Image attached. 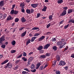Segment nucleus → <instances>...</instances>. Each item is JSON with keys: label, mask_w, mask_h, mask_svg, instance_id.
I'll return each instance as SVG.
<instances>
[{"label": "nucleus", "mask_w": 74, "mask_h": 74, "mask_svg": "<svg viewBox=\"0 0 74 74\" xmlns=\"http://www.w3.org/2000/svg\"><path fill=\"white\" fill-rule=\"evenodd\" d=\"M66 44H67V43L65 42H64L63 43H62V42L59 41L57 42V45H58V46H60L59 48L60 49H61L63 48H64L65 47L64 45Z\"/></svg>", "instance_id": "obj_1"}, {"label": "nucleus", "mask_w": 74, "mask_h": 74, "mask_svg": "<svg viewBox=\"0 0 74 74\" xmlns=\"http://www.w3.org/2000/svg\"><path fill=\"white\" fill-rule=\"evenodd\" d=\"M33 59H34V57H31L28 59L27 60V66H29L30 64V62L32 61V60H33Z\"/></svg>", "instance_id": "obj_2"}, {"label": "nucleus", "mask_w": 74, "mask_h": 74, "mask_svg": "<svg viewBox=\"0 0 74 74\" xmlns=\"http://www.w3.org/2000/svg\"><path fill=\"white\" fill-rule=\"evenodd\" d=\"M5 40V36H3L0 38V44L2 43V42L4 41Z\"/></svg>", "instance_id": "obj_3"}, {"label": "nucleus", "mask_w": 74, "mask_h": 74, "mask_svg": "<svg viewBox=\"0 0 74 74\" xmlns=\"http://www.w3.org/2000/svg\"><path fill=\"white\" fill-rule=\"evenodd\" d=\"M59 64L60 66H64L66 64V63L62 60H61L59 62Z\"/></svg>", "instance_id": "obj_4"}, {"label": "nucleus", "mask_w": 74, "mask_h": 74, "mask_svg": "<svg viewBox=\"0 0 74 74\" xmlns=\"http://www.w3.org/2000/svg\"><path fill=\"white\" fill-rule=\"evenodd\" d=\"M50 45H51L49 43L47 44L43 47V49H47V48H48V47H49Z\"/></svg>", "instance_id": "obj_5"}, {"label": "nucleus", "mask_w": 74, "mask_h": 74, "mask_svg": "<svg viewBox=\"0 0 74 74\" xmlns=\"http://www.w3.org/2000/svg\"><path fill=\"white\" fill-rule=\"evenodd\" d=\"M38 3L36 4H31V7H33V8H36L37 6H38Z\"/></svg>", "instance_id": "obj_6"}, {"label": "nucleus", "mask_w": 74, "mask_h": 74, "mask_svg": "<svg viewBox=\"0 0 74 74\" xmlns=\"http://www.w3.org/2000/svg\"><path fill=\"white\" fill-rule=\"evenodd\" d=\"M66 12L65 10H64L61 14H60L61 16H64L66 14Z\"/></svg>", "instance_id": "obj_7"}, {"label": "nucleus", "mask_w": 74, "mask_h": 74, "mask_svg": "<svg viewBox=\"0 0 74 74\" xmlns=\"http://www.w3.org/2000/svg\"><path fill=\"white\" fill-rule=\"evenodd\" d=\"M13 17H12V16L10 15H9L8 18L7 19V21H11L13 19Z\"/></svg>", "instance_id": "obj_8"}, {"label": "nucleus", "mask_w": 74, "mask_h": 74, "mask_svg": "<svg viewBox=\"0 0 74 74\" xmlns=\"http://www.w3.org/2000/svg\"><path fill=\"white\" fill-rule=\"evenodd\" d=\"M45 38V36H42L39 39L38 41H41L43 40H44Z\"/></svg>", "instance_id": "obj_9"}, {"label": "nucleus", "mask_w": 74, "mask_h": 74, "mask_svg": "<svg viewBox=\"0 0 74 74\" xmlns=\"http://www.w3.org/2000/svg\"><path fill=\"white\" fill-rule=\"evenodd\" d=\"M43 49V47L42 46H40L37 48V49L38 51H41V50Z\"/></svg>", "instance_id": "obj_10"}, {"label": "nucleus", "mask_w": 74, "mask_h": 74, "mask_svg": "<svg viewBox=\"0 0 74 74\" xmlns=\"http://www.w3.org/2000/svg\"><path fill=\"white\" fill-rule=\"evenodd\" d=\"M26 31H25L24 33H22L21 35V37H25L26 34Z\"/></svg>", "instance_id": "obj_11"}, {"label": "nucleus", "mask_w": 74, "mask_h": 74, "mask_svg": "<svg viewBox=\"0 0 74 74\" xmlns=\"http://www.w3.org/2000/svg\"><path fill=\"white\" fill-rule=\"evenodd\" d=\"M31 40L30 39H29L28 41L26 43V46H27L28 44H30V43H31Z\"/></svg>", "instance_id": "obj_12"}, {"label": "nucleus", "mask_w": 74, "mask_h": 74, "mask_svg": "<svg viewBox=\"0 0 74 74\" xmlns=\"http://www.w3.org/2000/svg\"><path fill=\"white\" fill-rule=\"evenodd\" d=\"M8 61H9V60H5L3 62L1 63V65H3V64H5V63H7V62H8Z\"/></svg>", "instance_id": "obj_13"}, {"label": "nucleus", "mask_w": 74, "mask_h": 74, "mask_svg": "<svg viewBox=\"0 0 74 74\" xmlns=\"http://www.w3.org/2000/svg\"><path fill=\"white\" fill-rule=\"evenodd\" d=\"M25 6V4L24 3H21L20 5V7H22V8H23V7Z\"/></svg>", "instance_id": "obj_14"}, {"label": "nucleus", "mask_w": 74, "mask_h": 74, "mask_svg": "<svg viewBox=\"0 0 74 74\" xmlns=\"http://www.w3.org/2000/svg\"><path fill=\"white\" fill-rule=\"evenodd\" d=\"M39 58L40 59H45L46 58V56L44 55H42Z\"/></svg>", "instance_id": "obj_15"}, {"label": "nucleus", "mask_w": 74, "mask_h": 74, "mask_svg": "<svg viewBox=\"0 0 74 74\" xmlns=\"http://www.w3.org/2000/svg\"><path fill=\"white\" fill-rule=\"evenodd\" d=\"M4 5V1H2L0 2V6L2 7Z\"/></svg>", "instance_id": "obj_16"}, {"label": "nucleus", "mask_w": 74, "mask_h": 74, "mask_svg": "<svg viewBox=\"0 0 74 74\" xmlns=\"http://www.w3.org/2000/svg\"><path fill=\"white\" fill-rule=\"evenodd\" d=\"M36 38H37V37H34L31 38V42H33L34 41V40L36 39Z\"/></svg>", "instance_id": "obj_17"}, {"label": "nucleus", "mask_w": 74, "mask_h": 74, "mask_svg": "<svg viewBox=\"0 0 74 74\" xmlns=\"http://www.w3.org/2000/svg\"><path fill=\"white\" fill-rule=\"evenodd\" d=\"M52 48L54 51H56L58 49V47L56 46H54Z\"/></svg>", "instance_id": "obj_18"}, {"label": "nucleus", "mask_w": 74, "mask_h": 74, "mask_svg": "<svg viewBox=\"0 0 74 74\" xmlns=\"http://www.w3.org/2000/svg\"><path fill=\"white\" fill-rule=\"evenodd\" d=\"M57 3L58 4H61V3H63V0H59L58 1Z\"/></svg>", "instance_id": "obj_19"}, {"label": "nucleus", "mask_w": 74, "mask_h": 74, "mask_svg": "<svg viewBox=\"0 0 74 74\" xmlns=\"http://www.w3.org/2000/svg\"><path fill=\"white\" fill-rule=\"evenodd\" d=\"M40 65L41 64H40V63H38V64H36V69H38V68H39L40 67Z\"/></svg>", "instance_id": "obj_20"}, {"label": "nucleus", "mask_w": 74, "mask_h": 74, "mask_svg": "<svg viewBox=\"0 0 74 74\" xmlns=\"http://www.w3.org/2000/svg\"><path fill=\"white\" fill-rule=\"evenodd\" d=\"M56 58L58 61H59L60 60V56L58 55L57 56Z\"/></svg>", "instance_id": "obj_21"}, {"label": "nucleus", "mask_w": 74, "mask_h": 74, "mask_svg": "<svg viewBox=\"0 0 74 74\" xmlns=\"http://www.w3.org/2000/svg\"><path fill=\"white\" fill-rule=\"evenodd\" d=\"M31 69H35V65H34V64H32L31 66Z\"/></svg>", "instance_id": "obj_22"}, {"label": "nucleus", "mask_w": 74, "mask_h": 74, "mask_svg": "<svg viewBox=\"0 0 74 74\" xmlns=\"http://www.w3.org/2000/svg\"><path fill=\"white\" fill-rule=\"evenodd\" d=\"M11 44L12 45H15L16 44V42L14 40H13L11 42Z\"/></svg>", "instance_id": "obj_23"}, {"label": "nucleus", "mask_w": 74, "mask_h": 74, "mask_svg": "<svg viewBox=\"0 0 74 74\" xmlns=\"http://www.w3.org/2000/svg\"><path fill=\"white\" fill-rule=\"evenodd\" d=\"M21 21L22 22H26V19L24 17H22L21 19Z\"/></svg>", "instance_id": "obj_24"}, {"label": "nucleus", "mask_w": 74, "mask_h": 74, "mask_svg": "<svg viewBox=\"0 0 74 74\" xmlns=\"http://www.w3.org/2000/svg\"><path fill=\"white\" fill-rule=\"evenodd\" d=\"M47 7L46 6H45L43 8L42 10V11H46V10H47Z\"/></svg>", "instance_id": "obj_25"}, {"label": "nucleus", "mask_w": 74, "mask_h": 74, "mask_svg": "<svg viewBox=\"0 0 74 74\" xmlns=\"http://www.w3.org/2000/svg\"><path fill=\"white\" fill-rule=\"evenodd\" d=\"M46 56H47V57H49V56H51V54L50 53H46Z\"/></svg>", "instance_id": "obj_26"}, {"label": "nucleus", "mask_w": 74, "mask_h": 74, "mask_svg": "<svg viewBox=\"0 0 74 74\" xmlns=\"http://www.w3.org/2000/svg\"><path fill=\"white\" fill-rule=\"evenodd\" d=\"M72 12L73 10L72 9H70L68 11V14H70Z\"/></svg>", "instance_id": "obj_27"}, {"label": "nucleus", "mask_w": 74, "mask_h": 74, "mask_svg": "<svg viewBox=\"0 0 74 74\" xmlns=\"http://www.w3.org/2000/svg\"><path fill=\"white\" fill-rule=\"evenodd\" d=\"M68 22L69 23H74V20H69Z\"/></svg>", "instance_id": "obj_28"}, {"label": "nucleus", "mask_w": 74, "mask_h": 74, "mask_svg": "<svg viewBox=\"0 0 74 74\" xmlns=\"http://www.w3.org/2000/svg\"><path fill=\"white\" fill-rule=\"evenodd\" d=\"M68 48H69V47H68L67 46H66V48H65L64 49V50L63 51V52H65L66 51V50H67V49H68Z\"/></svg>", "instance_id": "obj_29"}, {"label": "nucleus", "mask_w": 74, "mask_h": 74, "mask_svg": "<svg viewBox=\"0 0 74 74\" xmlns=\"http://www.w3.org/2000/svg\"><path fill=\"white\" fill-rule=\"evenodd\" d=\"M26 12H27V14H30V10L29 9H27L26 10Z\"/></svg>", "instance_id": "obj_30"}, {"label": "nucleus", "mask_w": 74, "mask_h": 74, "mask_svg": "<svg viewBox=\"0 0 74 74\" xmlns=\"http://www.w3.org/2000/svg\"><path fill=\"white\" fill-rule=\"evenodd\" d=\"M37 29H39V28L38 27H34L32 29V30H37Z\"/></svg>", "instance_id": "obj_31"}, {"label": "nucleus", "mask_w": 74, "mask_h": 74, "mask_svg": "<svg viewBox=\"0 0 74 74\" xmlns=\"http://www.w3.org/2000/svg\"><path fill=\"white\" fill-rule=\"evenodd\" d=\"M23 74H29V73L27 72L26 71H23L22 72Z\"/></svg>", "instance_id": "obj_32"}, {"label": "nucleus", "mask_w": 74, "mask_h": 74, "mask_svg": "<svg viewBox=\"0 0 74 74\" xmlns=\"http://www.w3.org/2000/svg\"><path fill=\"white\" fill-rule=\"evenodd\" d=\"M22 59L23 60L24 62H26V61L27 60V58H25L24 57L22 58Z\"/></svg>", "instance_id": "obj_33"}, {"label": "nucleus", "mask_w": 74, "mask_h": 74, "mask_svg": "<svg viewBox=\"0 0 74 74\" xmlns=\"http://www.w3.org/2000/svg\"><path fill=\"white\" fill-rule=\"evenodd\" d=\"M44 68H43V66H41L39 68V69L40 70H43Z\"/></svg>", "instance_id": "obj_34"}, {"label": "nucleus", "mask_w": 74, "mask_h": 74, "mask_svg": "<svg viewBox=\"0 0 74 74\" xmlns=\"http://www.w3.org/2000/svg\"><path fill=\"white\" fill-rule=\"evenodd\" d=\"M10 63L9 62L8 64H7L6 66L5 67V69H7V67H8L9 65H10Z\"/></svg>", "instance_id": "obj_35"}, {"label": "nucleus", "mask_w": 74, "mask_h": 74, "mask_svg": "<svg viewBox=\"0 0 74 74\" xmlns=\"http://www.w3.org/2000/svg\"><path fill=\"white\" fill-rule=\"evenodd\" d=\"M56 74H60V72L59 71H56Z\"/></svg>", "instance_id": "obj_36"}, {"label": "nucleus", "mask_w": 74, "mask_h": 74, "mask_svg": "<svg viewBox=\"0 0 74 74\" xmlns=\"http://www.w3.org/2000/svg\"><path fill=\"white\" fill-rule=\"evenodd\" d=\"M31 71L33 73H35L36 71V69H34V70L32 69L31 70Z\"/></svg>", "instance_id": "obj_37"}, {"label": "nucleus", "mask_w": 74, "mask_h": 74, "mask_svg": "<svg viewBox=\"0 0 74 74\" xmlns=\"http://www.w3.org/2000/svg\"><path fill=\"white\" fill-rule=\"evenodd\" d=\"M69 26V24H68L66 25L64 27V29H66Z\"/></svg>", "instance_id": "obj_38"}, {"label": "nucleus", "mask_w": 74, "mask_h": 74, "mask_svg": "<svg viewBox=\"0 0 74 74\" xmlns=\"http://www.w3.org/2000/svg\"><path fill=\"white\" fill-rule=\"evenodd\" d=\"M51 41L53 42L56 41V39L55 38H53L52 39Z\"/></svg>", "instance_id": "obj_39"}, {"label": "nucleus", "mask_w": 74, "mask_h": 74, "mask_svg": "<svg viewBox=\"0 0 74 74\" xmlns=\"http://www.w3.org/2000/svg\"><path fill=\"white\" fill-rule=\"evenodd\" d=\"M12 67V64H10L8 65V68H10V69Z\"/></svg>", "instance_id": "obj_40"}, {"label": "nucleus", "mask_w": 74, "mask_h": 74, "mask_svg": "<svg viewBox=\"0 0 74 74\" xmlns=\"http://www.w3.org/2000/svg\"><path fill=\"white\" fill-rule=\"evenodd\" d=\"M40 14H40V13L37 14V16L36 17V18H39V17H40Z\"/></svg>", "instance_id": "obj_41"}, {"label": "nucleus", "mask_w": 74, "mask_h": 74, "mask_svg": "<svg viewBox=\"0 0 74 74\" xmlns=\"http://www.w3.org/2000/svg\"><path fill=\"white\" fill-rule=\"evenodd\" d=\"M7 17V14H4L3 17L2 18L3 19H5Z\"/></svg>", "instance_id": "obj_42"}, {"label": "nucleus", "mask_w": 74, "mask_h": 74, "mask_svg": "<svg viewBox=\"0 0 74 74\" xmlns=\"http://www.w3.org/2000/svg\"><path fill=\"white\" fill-rule=\"evenodd\" d=\"M15 52H16V50H12L11 51V53H15Z\"/></svg>", "instance_id": "obj_43"}, {"label": "nucleus", "mask_w": 74, "mask_h": 74, "mask_svg": "<svg viewBox=\"0 0 74 74\" xmlns=\"http://www.w3.org/2000/svg\"><path fill=\"white\" fill-rule=\"evenodd\" d=\"M15 11H14V10L13 9L11 10V14H14V12Z\"/></svg>", "instance_id": "obj_44"}, {"label": "nucleus", "mask_w": 74, "mask_h": 74, "mask_svg": "<svg viewBox=\"0 0 74 74\" xmlns=\"http://www.w3.org/2000/svg\"><path fill=\"white\" fill-rule=\"evenodd\" d=\"M49 19L50 21L52 19V15H50L49 16Z\"/></svg>", "instance_id": "obj_45"}, {"label": "nucleus", "mask_w": 74, "mask_h": 74, "mask_svg": "<svg viewBox=\"0 0 74 74\" xmlns=\"http://www.w3.org/2000/svg\"><path fill=\"white\" fill-rule=\"evenodd\" d=\"M40 35V34H38V33H36L34 35V36H39Z\"/></svg>", "instance_id": "obj_46"}, {"label": "nucleus", "mask_w": 74, "mask_h": 74, "mask_svg": "<svg viewBox=\"0 0 74 74\" xmlns=\"http://www.w3.org/2000/svg\"><path fill=\"white\" fill-rule=\"evenodd\" d=\"M31 11V13H33V12H34V9H30Z\"/></svg>", "instance_id": "obj_47"}, {"label": "nucleus", "mask_w": 74, "mask_h": 74, "mask_svg": "<svg viewBox=\"0 0 74 74\" xmlns=\"http://www.w3.org/2000/svg\"><path fill=\"white\" fill-rule=\"evenodd\" d=\"M22 56V54H21L20 55H19L17 57V59H18V58H21V57Z\"/></svg>", "instance_id": "obj_48"}, {"label": "nucleus", "mask_w": 74, "mask_h": 74, "mask_svg": "<svg viewBox=\"0 0 74 74\" xmlns=\"http://www.w3.org/2000/svg\"><path fill=\"white\" fill-rule=\"evenodd\" d=\"M24 69L25 70H26V71H28V72H30V70L27 68H25Z\"/></svg>", "instance_id": "obj_49"}, {"label": "nucleus", "mask_w": 74, "mask_h": 74, "mask_svg": "<svg viewBox=\"0 0 74 74\" xmlns=\"http://www.w3.org/2000/svg\"><path fill=\"white\" fill-rule=\"evenodd\" d=\"M1 47L3 49H4L5 48V45H3L1 46Z\"/></svg>", "instance_id": "obj_50"}, {"label": "nucleus", "mask_w": 74, "mask_h": 74, "mask_svg": "<svg viewBox=\"0 0 74 74\" xmlns=\"http://www.w3.org/2000/svg\"><path fill=\"white\" fill-rule=\"evenodd\" d=\"M15 7V5H12V7L11 8V10H13V9H14Z\"/></svg>", "instance_id": "obj_51"}, {"label": "nucleus", "mask_w": 74, "mask_h": 74, "mask_svg": "<svg viewBox=\"0 0 74 74\" xmlns=\"http://www.w3.org/2000/svg\"><path fill=\"white\" fill-rule=\"evenodd\" d=\"M18 13V11H17L16 10H15L14 12V14H17Z\"/></svg>", "instance_id": "obj_52"}, {"label": "nucleus", "mask_w": 74, "mask_h": 74, "mask_svg": "<svg viewBox=\"0 0 74 74\" xmlns=\"http://www.w3.org/2000/svg\"><path fill=\"white\" fill-rule=\"evenodd\" d=\"M20 61V60H16V61H15V63L16 64H17V63H19V62Z\"/></svg>", "instance_id": "obj_53"}, {"label": "nucleus", "mask_w": 74, "mask_h": 74, "mask_svg": "<svg viewBox=\"0 0 74 74\" xmlns=\"http://www.w3.org/2000/svg\"><path fill=\"white\" fill-rule=\"evenodd\" d=\"M50 26H51V24H50V23H49L48 25H47V29H48V28H49V27Z\"/></svg>", "instance_id": "obj_54"}, {"label": "nucleus", "mask_w": 74, "mask_h": 74, "mask_svg": "<svg viewBox=\"0 0 74 74\" xmlns=\"http://www.w3.org/2000/svg\"><path fill=\"white\" fill-rule=\"evenodd\" d=\"M19 21V18H16L15 19V22H18Z\"/></svg>", "instance_id": "obj_55"}, {"label": "nucleus", "mask_w": 74, "mask_h": 74, "mask_svg": "<svg viewBox=\"0 0 74 74\" xmlns=\"http://www.w3.org/2000/svg\"><path fill=\"white\" fill-rule=\"evenodd\" d=\"M21 10V12H25V9H24V8H22Z\"/></svg>", "instance_id": "obj_56"}, {"label": "nucleus", "mask_w": 74, "mask_h": 74, "mask_svg": "<svg viewBox=\"0 0 74 74\" xmlns=\"http://www.w3.org/2000/svg\"><path fill=\"white\" fill-rule=\"evenodd\" d=\"M26 55H27L26 53L25 52H23V56H26Z\"/></svg>", "instance_id": "obj_57"}, {"label": "nucleus", "mask_w": 74, "mask_h": 74, "mask_svg": "<svg viewBox=\"0 0 74 74\" xmlns=\"http://www.w3.org/2000/svg\"><path fill=\"white\" fill-rule=\"evenodd\" d=\"M63 9H64L66 11H67V9L68 8V7H63Z\"/></svg>", "instance_id": "obj_58"}, {"label": "nucleus", "mask_w": 74, "mask_h": 74, "mask_svg": "<svg viewBox=\"0 0 74 74\" xmlns=\"http://www.w3.org/2000/svg\"><path fill=\"white\" fill-rule=\"evenodd\" d=\"M65 40L64 39H61L60 40L61 41V42H64V41Z\"/></svg>", "instance_id": "obj_59"}, {"label": "nucleus", "mask_w": 74, "mask_h": 74, "mask_svg": "<svg viewBox=\"0 0 74 74\" xmlns=\"http://www.w3.org/2000/svg\"><path fill=\"white\" fill-rule=\"evenodd\" d=\"M51 33L50 32H47L46 34V35H50V34H51Z\"/></svg>", "instance_id": "obj_60"}, {"label": "nucleus", "mask_w": 74, "mask_h": 74, "mask_svg": "<svg viewBox=\"0 0 74 74\" xmlns=\"http://www.w3.org/2000/svg\"><path fill=\"white\" fill-rule=\"evenodd\" d=\"M68 66H66L65 67H64V69L66 70H68Z\"/></svg>", "instance_id": "obj_61"}, {"label": "nucleus", "mask_w": 74, "mask_h": 74, "mask_svg": "<svg viewBox=\"0 0 74 74\" xmlns=\"http://www.w3.org/2000/svg\"><path fill=\"white\" fill-rule=\"evenodd\" d=\"M71 57L72 58H74V53L72 54L71 56Z\"/></svg>", "instance_id": "obj_62"}, {"label": "nucleus", "mask_w": 74, "mask_h": 74, "mask_svg": "<svg viewBox=\"0 0 74 74\" xmlns=\"http://www.w3.org/2000/svg\"><path fill=\"white\" fill-rule=\"evenodd\" d=\"M24 28H25L24 27H21L20 28V29H19V30L20 31H21V30H23V29H24Z\"/></svg>", "instance_id": "obj_63"}, {"label": "nucleus", "mask_w": 74, "mask_h": 74, "mask_svg": "<svg viewBox=\"0 0 74 74\" xmlns=\"http://www.w3.org/2000/svg\"><path fill=\"white\" fill-rule=\"evenodd\" d=\"M18 69V66H15L14 68V70H16V69Z\"/></svg>", "instance_id": "obj_64"}]
</instances>
